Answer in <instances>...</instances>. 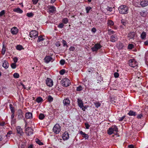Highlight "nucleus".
Masks as SVG:
<instances>
[{
  "label": "nucleus",
  "instance_id": "39448f33",
  "mask_svg": "<svg viewBox=\"0 0 148 148\" xmlns=\"http://www.w3.org/2000/svg\"><path fill=\"white\" fill-rule=\"evenodd\" d=\"M38 32L36 30H32L30 32L29 36L31 38H35L38 36Z\"/></svg>",
  "mask_w": 148,
  "mask_h": 148
},
{
  "label": "nucleus",
  "instance_id": "bb28decb",
  "mask_svg": "<svg viewBox=\"0 0 148 148\" xmlns=\"http://www.w3.org/2000/svg\"><path fill=\"white\" fill-rule=\"evenodd\" d=\"M146 33L145 32H143L140 35L141 38L143 39H145L146 37Z\"/></svg>",
  "mask_w": 148,
  "mask_h": 148
},
{
  "label": "nucleus",
  "instance_id": "c03bdc74",
  "mask_svg": "<svg viewBox=\"0 0 148 148\" xmlns=\"http://www.w3.org/2000/svg\"><path fill=\"white\" fill-rule=\"evenodd\" d=\"M33 15L32 13H28L27 14V16L28 17H31Z\"/></svg>",
  "mask_w": 148,
  "mask_h": 148
},
{
  "label": "nucleus",
  "instance_id": "dca6fc26",
  "mask_svg": "<svg viewBox=\"0 0 148 148\" xmlns=\"http://www.w3.org/2000/svg\"><path fill=\"white\" fill-rule=\"evenodd\" d=\"M141 6L145 7L148 5V0H141Z\"/></svg>",
  "mask_w": 148,
  "mask_h": 148
},
{
  "label": "nucleus",
  "instance_id": "a19ab883",
  "mask_svg": "<svg viewBox=\"0 0 148 148\" xmlns=\"http://www.w3.org/2000/svg\"><path fill=\"white\" fill-rule=\"evenodd\" d=\"M59 73L61 75H63L65 73V69L61 70L60 71Z\"/></svg>",
  "mask_w": 148,
  "mask_h": 148
},
{
  "label": "nucleus",
  "instance_id": "0e129e2a",
  "mask_svg": "<svg viewBox=\"0 0 148 148\" xmlns=\"http://www.w3.org/2000/svg\"><path fill=\"white\" fill-rule=\"evenodd\" d=\"M55 45L57 47H59L60 46V43L59 42H57L56 43Z\"/></svg>",
  "mask_w": 148,
  "mask_h": 148
},
{
  "label": "nucleus",
  "instance_id": "bf43d9fd",
  "mask_svg": "<svg viewBox=\"0 0 148 148\" xmlns=\"http://www.w3.org/2000/svg\"><path fill=\"white\" fill-rule=\"evenodd\" d=\"M5 53V48H3V47L2 51V53L3 55H4Z\"/></svg>",
  "mask_w": 148,
  "mask_h": 148
},
{
  "label": "nucleus",
  "instance_id": "f3484780",
  "mask_svg": "<svg viewBox=\"0 0 148 148\" xmlns=\"http://www.w3.org/2000/svg\"><path fill=\"white\" fill-rule=\"evenodd\" d=\"M52 58L50 56H46L44 59L45 62L47 63L49 62L52 60Z\"/></svg>",
  "mask_w": 148,
  "mask_h": 148
},
{
  "label": "nucleus",
  "instance_id": "4c0bfd02",
  "mask_svg": "<svg viewBox=\"0 0 148 148\" xmlns=\"http://www.w3.org/2000/svg\"><path fill=\"white\" fill-rule=\"evenodd\" d=\"M121 23L123 25H125L126 24L127 21L123 19L121 20Z\"/></svg>",
  "mask_w": 148,
  "mask_h": 148
},
{
  "label": "nucleus",
  "instance_id": "a878e982",
  "mask_svg": "<svg viewBox=\"0 0 148 148\" xmlns=\"http://www.w3.org/2000/svg\"><path fill=\"white\" fill-rule=\"evenodd\" d=\"M128 114L130 116H135L136 115V112L132 110H130Z\"/></svg>",
  "mask_w": 148,
  "mask_h": 148
},
{
  "label": "nucleus",
  "instance_id": "cd10ccee",
  "mask_svg": "<svg viewBox=\"0 0 148 148\" xmlns=\"http://www.w3.org/2000/svg\"><path fill=\"white\" fill-rule=\"evenodd\" d=\"M45 39L42 37V36H40L38 37V40L37 41L38 42H39L41 41H43Z\"/></svg>",
  "mask_w": 148,
  "mask_h": 148
},
{
  "label": "nucleus",
  "instance_id": "ea45409f",
  "mask_svg": "<svg viewBox=\"0 0 148 148\" xmlns=\"http://www.w3.org/2000/svg\"><path fill=\"white\" fill-rule=\"evenodd\" d=\"M11 67L13 69H15L16 68V63H12L11 64Z\"/></svg>",
  "mask_w": 148,
  "mask_h": 148
},
{
  "label": "nucleus",
  "instance_id": "680f3d73",
  "mask_svg": "<svg viewBox=\"0 0 148 148\" xmlns=\"http://www.w3.org/2000/svg\"><path fill=\"white\" fill-rule=\"evenodd\" d=\"M142 116V115L141 114H140L137 115V117L138 119H140Z\"/></svg>",
  "mask_w": 148,
  "mask_h": 148
},
{
  "label": "nucleus",
  "instance_id": "412c9836",
  "mask_svg": "<svg viewBox=\"0 0 148 148\" xmlns=\"http://www.w3.org/2000/svg\"><path fill=\"white\" fill-rule=\"evenodd\" d=\"M32 113L30 112H27L25 114V117L27 119H30L32 118Z\"/></svg>",
  "mask_w": 148,
  "mask_h": 148
},
{
  "label": "nucleus",
  "instance_id": "1a4fd4ad",
  "mask_svg": "<svg viewBox=\"0 0 148 148\" xmlns=\"http://www.w3.org/2000/svg\"><path fill=\"white\" fill-rule=\"evenodd\" d=\"M17 115L19 120L22 119L24 118L23 112L20 109L18 110L17 112Z\"/></svg>",
  "mask_w": 148,
  "mask_h": 148
},
{
  "label": "nucleus",
  "instance_id": "864d4df0",
  "mask_svg": "<svg viewBox=\"0 0 148 148\" xmlns=\"http://www.w3.org/2000/svg\"><path fill=\"white\" fill-rule=\"evenodd\" d=\"M64 26V25L62 23H60L58 25V27L60 28H62Z\"/></svg>",
  "mask_w": 148,
  "mask_h": 148
},
{
  "label": "nucleus",
  "instance_id": "423d86ee",
  "mask_svg": "<svg viewBox=\"0 0 148 148\" xmlns=\"http://www.w3.org/2000/svg\"><path fill=\"white\" fill-rule=\"evenodd\" d=\"M101 47L102 46L99 44L97 43L92 47L91 49L93 51H96Z\"/></svg>",
  "mask_w": 148,
  "mask_h": 148
},
{
  "label": "nucleus",
  "instance_id": "f257e3e1",
  "mask_svg": "<svg viewBox=\"0 0 148 148\" xmlns=\"http://www.w3.org/2000/svg\"><path fill=\"white\" fill-rule=\"evenodd\" d=\"M119 13L121 14H127L129 10L128 7L125 5H121L118 8Z\"/></svg>",
  "mask_w": 148,
  "mask_h": 148
},
{
  "label": "nucleus",
  "instance_id": "de8ad7c7",
  "mask_svg": "<svg viewBox=\"0 0 148 148\" xmlns=\"http://www.w3.org/2000/svg\"><path fill=\"white\" fill-rule=\"evenodd\" d=\"M60 63L61 65H63L65 64V60H61L60 61Z\"/></svg>",
  "mask_w": 148,
  "mask_h": 148
},
{
  "label": "nucleus",
  "instance_id": "5701e85b",
  "mask_svg": "<svg viewBox=\"0 0 148 148\" xmlns=\"http://www.w3.org/2000/svg\"><path fill=\"white\" fill-rule=\"evenodd\" d=\"M108 26L111 27L114 25V22L111 20H109L108 21L107 23Z\"/></svg>",
  "mask_w": 148,
  "mask_h": 148
},
{
  "label": "nucleus",
  "instance_id": "473e14b6",
  "mask_svg": "<svg viewBox=\"0 0 148 148\" xmlns=\"http://www.w3.org/2000/svg\"><path fill=\"white\" fill-rule=\"evenodd\" d=\"M108 34L110 35H111V34H114L115 33L114 31H113L112 30L110 29H108Z\"/></svg>",
  "mask_w": 148,
  "mask_h": 148
},
{
  "label": "nucleus",
  "instance_id": "9b49d317",
  "mask_svg": "<svg viewBox=\"0 0 148 148\" xmlns=\"http://www.w3.org/2000/svg\"><path fill=\"white\" fill-rule=\"evenodd\" d=\"M133 4L136 7H140L141 6V0H133Z\"/></svg>",
  "mask_w": 148,
  "mask_h": 148
},
{
  "label": "nucleus",
  "instance_id": "8fccbe9b",
  "mask_svg": "<svg viewBox=\"0 0 148 148\" xmlns=\"http://www.w3.org/2000/svg\"><path fill=\"white\" fill-rule=\"evenodd\" d=\"M38 1V0H32L33 3L34 5L36 4L37 3Z\"/></svg>",
  "mask_w": 148,
  "mask_h": 148
},
{
  "label": "nucleus",
  "instance_id": "3c124183",
  "mask_svg": "<svg viewBox=\"0 0 148 148\" xmlns=\"http://www.w3.org/2000/svg\"><path fill=\"white\" fill-rule=\"evenodd\" d=\"M114 75L115 78H117L119 77V74L118 73L115 72L114 73Z\"/></svg>",
  "mask_w": 148,
  "mask_h": 148
},
{
  "label": "nucleus",
  "instance_id": "f03ea898",
  "mask_svg": "<svg viewBox=\"0 0 148 148\" xmlns=\"http://www.w3.org/2000/svg\"><path fill=\"white\" fill-rule=\"evenodd\" d=\"M118 131V129L116 125H114L112 126L111 127L109 128L108 131V133L109 135H111L112 134H114L116 135H117Z\"/></svg>",
  "mask_w": 148,
  "mask_h": 148
},
{
  "label": "nucleus",
  "instance_id": "4468645a",
  "mask_svg": "<svg viewBox=\"0 0 148 148\" xmlns=\"http://www.w3.org/2000/svg\"><path fill=\"white\" fill-rule=\"evenodd\" d=\"M118 39V37L117 36L116 34L112 35L110 38V40L112 42H114Z\"/></svg>",
  "mask_w": 148,
  "mask_h": 148
},
{
  "label": "nucleus",
  "instance_id": "5fc2aeb1",
  "mask_svg": "<svg viewBox=\"0 0 148 148\" xmlns=\"http://www.w3.org/2000/svg\"><path fill=\"white\" fill-rule=\"evenodd\" d=\"M13 60L14 63H16L17 62L18 59L17 57H15L14 58Z\"/></svg>",
  "mask_w": 148,
  "mask_h": 148
},
{
  "label": "nucleus",
  "instance_id": "79ce46f5",
  "mask_svg": "<svg viewBox=\"0 0 148 148\" xmlns=\"http://www.w3.org/2000/svg\"><path fill=\"white\" fill-rule=\"evenodd\" d=\"M91 9V8L90 7L88 6L86 7V13H88L89 11Z\"/></svg>",
  "mask_w": 148,
  "mask_h": 148
},
{
  "label": "nucleus",
  "instance_id": "052dcab7",
  "mask_svg": "<svg viewBox=\"0 0 148 148\" xmlns=\"http://www.w3.org/2000/svg\"><path fill=\"white\" fill-rule=\"evenodd\" d=\"M75 49V48L74 47L72 46L69 49V50L71 51H73Z\"/></svg>",
  "mask_w": 148,
  "mask_h": 148
},
{
  "label": "nucleus",
  "instance_id": "b1692460",
  "mask_svg": "<svg viewBox=\"0 0 148 148\" xmlns=\"http://www.w3.org/2000/svg\"><path fill=\"white\" fill-rule=\"evenodd\" d=\"M71 84L70 80L67 78H65V87L69 86Z\"/></svg>",
  "mask_w": 148,
  "mask_h": 148
},
{
  "label": "nucleus",
  "instance_id": "6e6552de",
  "mask_svg": "<svg viewBox=\"0 0 148 148\" xmlns=\"http://www.w3.org/2000/svg\"><path fill=\"white\" fill-rule=\"evenodd\" d=\"M25 133L27 136H29L30 135L33 134V130L31 127H28L25 130Z\"/></svg>",
  "mask_w": 148,
  "mask_h": 148
},
{
  "label": "nucleus",
  "instance_id": "774afa93",
  "mask_svg": "<svg viewBox=\"0 0 148 148\" xmlns=\"http://www.w3.org/2000/svg\"><path fill=\"white\" fill-rule=\"evenodd\" d=\"M144 44L146 45H148V41H146L145 42Z\"/></svg>",
  "mask_w": 148,
  "mask_h": 148
},
{
  "label": "nucleus",
  "instance_id": "c9c22d12",
  "mask_svg": "<svg viewBox=\"0 0 148 148\" xmlns=\"http://www.w3.org/2000/svg\"><path fill=\"white\" fill-rule=\"evenodd\" d=\"M13 77L15 78H17L19 77V75L18 73H15L13 74Z\"/></svg>",
  "mask_w": 148,
  "mask_h": 148
},
{
  "label": "nucleus",
  "instance_id": "72a5a7b5",
  "mask_svg": "<svg viewBox=\"0 0 148 148\" xmlns=\"http://www.w3.org/2000/svg\"><path fill=\"white\" fill-rule=\"evenodd\" d=\"M47 99L49 102H51L53 101V98L51 95H49L47 97Z\"/></svg>",
  "mask_w": 148,
  "mask_h": 148
},
{
  "label": "nucleus",
  "instance_id": "6ab92c4d",
  "mask_svg": "<svg viewBox=\"0 0 148 148\" xmlns=\"http://www.w3.org/2000/svg\"><path fill=\"white\" fill-rule=\"evenodd\" d=\"M16 130L17 133L18 134H19L20 135H22L23 134V132L22 129L20 126H17L16 127Z\"/></svg>",
  "mask_w": 148,
  "mask_h": 148
},
{
  "label": "nucleus",
  "instance_id": "f704fd0d",
  "mask_svg": "<svg viewBox=\"0 0 148 148\" xmlns=\"http://www.w3.org/2000/svg\"><path fill=\"white\" fill-rule=\"evenodd\" d=\"M9 106L10 108V109L11 112H14V107L12 105V104H10L9 105Z\"/></svg>",
  "mask_w": 148,
  "mask_h": 148
},
{
  "label": "nucleus",
  "instance_id": "f8f14e48",
  "mask_svg": "<svg viewBox=\"0 0 148 148\" xmlns=\"http://www.w3.org/2000/svg\"><path fill=\"white\" fill-rule=\"evenodd\" d=\"M49 12L50 13H55L56 8L54 6H48Z\"/></svg>",
  "mask_w": 148,
  "mask_h": 148
},
{
  "label": "nucleus",
  "instance_id": "338daca9",
  "mask_svg": "<svg viewBox=\"0 0 148 148\" xmlns=\"http://www.w3.org/2000/svg\"><path fill=\"white\" fill-rule=\"evenodd\" d=\"M128 147L129 148H134V145H129Z\"/></svg>",
  "mask_w": 148,
  "mask_h": 148
},
{
  "label": "nucleus",
  "instance_id": "69168bd1",
  "mask_svg": "<svg viewBox=\"0 0 148 148\" xmlns=\"http://www.w3.org/2000/svg\"><path fill=\"white\" fill-rule=\"evenodd\" d=\"M125 117V116H122V117L119 118V120L120 121H123V119H124V118Z\"/></svg>",
  "mask_w": 148,
  "mask_h": 148
},
{
  "label": "nucleus",
  "instance_id": "9d476101",
  "mask_svg": "<svg viewBox=\"0 0 148 148\" xmlns=\"http://www.w3.org/2000/svg\"><path fill=\"white\" fill-rule=\"evenodd\" d=\"M46 83L47 85L51 87L53 85V81L51 79L47 78L46 80Z\"/></svg>",
  "mask_w": 148,
  "mask_h": 148
},
{
  "label": "nucleus",
  "instance_id": "aec40b11",
  "mask_svg": "<svg viewBox=\"0 0 148 148\" xmlns=\"http://www.w3.org/2000/svg\"><path fill=\"white\" fill-rule=\"evenodd\" d=\"M70 103V101L69 99L66 98L65 99V106H68V108H66L67 110H68L71 108V106H69Z\"/></svg>",
  "mask_w": 148,
  "mask_h": 148
},
{
  "label": "nucleus",
  "instance_id": "7c9ffc66",
  "mask_svg": "<svg viewBox=\"0 0 148 148\" xmlns=\"http://www.w3.org/2000/svg\"><path fill=\"white\" fill-rule=\"evenodd\" d=\"M43 101L41 97H38L36 99V101L38 103H39Z\"/></svg>",
  "mask_w": 148,
  "mask_h": 148
},
{
  "label": "nucleus",
  "instance_id": "58836bf2",
  "mask_svg": "<svg viewBox=\"0 0 148 148\" xmlns=\"http://www.w3.org/2000/svg\"><path fill=\"white\" fill-rule=\"evenodd\" d=\"M83 88L82 86H79L77 88V90L78 91H80L82 90Z\"/></svg>",
  "mask_w": 148,
  "mask_h": 148
},
{
  "label": "nucleus",
  "instance_id": "7ed1b4c3",
  "mask_svg": "<svg viewBox=\"0 0 148 148\" xmlns=\"http://www.w3.org/2000/svg\"><path fill=\"white\" fill-rule=\"evenodd\" d=\"M53 130L56 134H58L61 130L60 127L58 124H56L53 127Z\"/></svg>",
  "mask_w": 148,
  "mask_h": 148
},
{
  "label": "nucleus",
  "instance_id": "c756f323",
  "mask_svg": "<svg viewBox=\"0 0 148 148\" xmlns=\"http://www.w3.org/2000/svg\"><path fill=\"white\" fill-rule=\"evenodd\" d=\"M39 118L40 120H42L45 117V116L44 114L40 113L39 115Z\"/></svg>",
  "mask_w": 148,
  "mask_h": 148
},
{
  "label": "nucleus",
  "instance_id": "20e7f679",
  "mask_svg": "<svg viewBox=\"0 0 148 148\" xmlns=\"http://www.w3.org/2000/svg\"><path fill=\"white\" fill-rule=\"evenodd\" d=\"M129 64L130 66L134 67L137 65L138 63L135 60L132 59L130 60Z\"/></svg>",
  "mask_w": 148,
  "mask_h": 148
},
{
  "label": "nucleus",
  "instance_id": "6e6d98bb",
  "mask_svg": "<svg viewBox=\"0 0 148 148\" xmlns=\"http://www.w3.org/2000/svg\"><path fill=\"white\" fill-rule=\"evenodd\" d=\"M12 133V131H9L7 134V136H10V135Z\"/></svg>",
  "mask_w": 148,
  "mask_h": 148
},
{
  "label": "nucleus",
  "instance_id": "c85d7f7f",
  "mask_svg": "<svg viewBox=\"0 0 148 148\" xmlns=\"http://www.w3.org/2000/svg\"><path fill=\"white\" fill-rule=\"evenodd\" d=\"M36 142L39 145H43V143L40 141L38 138H36L35 140Z\"/></svg>",
  "mask_w": 148,
  "mask_h": 148
},
{
  "label": "nucleus",
  "instance_id": "09e8293b",
  "mask_svg": "<svg viewBox=\"0 0 148 148\" xmlns=\"http://www.w3.org/2000/svg\"><path fill=\"white\" fill-rule=\"evenodd\" d=\"M5 13V10H3L0 12V16H2Z\"/></svg>",
  "mask_w": 148,
  "mask_h": 148
},
{
  "label": "nucleus",
  "instance_id": "37998d69",
  "mask_svg": "<svg viewBox=\"0 0 148 148\" xmlns=\"http://www.w3.org/2000/svg\"><path fill=\"white\" fill-rule=\"evenodd\" d=\"M61 85L62 86L64 87L65 86V81H64V79H63L61 82Z\"/></svg>",
  "mask_w": 148,
  "mask_h": 148
},
{
  "label": "nucleus",
  "instance_id": "a18cd8bd",
  "mask_svg": "<svg viewBox=\"0 0 148 148\" xmlns=\"http://www.w3.org/2000/svg\"><path fill=\"white\" fill-rule=\"evenodd\" d=\"M108 11H110L111 12H112L113 8L111 7H108L106 8Z\"/></svg>",
  "mask_w": 148,
  "mask_h": 148
},
{
  "label": "nucleus",
  "instance_id": "e2e57ef3",
  "mask_svg": "<svg viewBox=\"0 0 148 148\" xmlns=\"http://www.w3.org/2000/svg\"><path fill=\"white\" fill-rule=\"evenodd\" d=\"M14 112H12V114L11 116V119H14Z\"/></svg>",
  "mask_w": 148,
  "mask_h": 148
},
{
  "label": "nucleus",
  "instance_id": "603ef678",
  "mask_svg": "<svg viewBox=\"0 0 148 148\" xmlns=\"http://www.w3.org/2000/svg\"><path fill=\"white\" fill-rule=\"evenodd\" d=\"M95 105L97 108H98L100 106L101 104L99 102H97L95 103Z\"/></svg>",
  "mask_w": 148,
  "mask_h": 148
},
{
  "label": "nucleus",
  "instance_id": "2f4dec72",
  "mask_svg": "<svg viewBox=\"0 0 148 148\" xmlns=\"http://www.w3.org/2000/svg\"><path fill=\"white\" fill-rule=\"evenodd\" d=\"M16 49L18 50H21L22 49H23V46L20 45H18L16 46Z\"/></svg>",
  "mask_w": 148,
  "mask_h": 148
},
{
  "label": "nucleus",
  "instance_id": "a211bd4d",
  "mask_svg": "<svg viewBox=\"0 0 148 148\" xmlns=\"http://www.w3.org/2000/svg\"><path fill=\"white\" fill-rule=\"evenodd\" d=\"M79 133L83 137L85 138V140L88 139L89 136L87 134L82 131H79Z\"/></svg>",
  "mask_w": 148,
  "mask_h": 148
},
{
  "label": "nucleus",
  "instance_id": "4be33fe9",
  "mask_svg": "<svg viewBox=\"0 0 148 148\" xmlns=\"http://www.w3.org/2000/svg\"><path fill=\"white\" fill-rule=\"evenodd\" d=\"M13 11L18 13L21 14L23 13V11L19 8H15L13 9Z\"/></svg>",
  "mask_w": 148,
  "mask_h": 148
},
{
  "label": "nucleus",
  "instance_id": "e433bc0d",
  "mask_svg": "<svg viewBox=\"0 0 148 148\" xmlns=\"http://www.w3.org/2000/svg\"><path fill=\"white\" fill-rule=\"evenodd\" d=\"M134 47V45L132 44H129L127 47V48L129 49H131Z\"/></svg>",
  "mask_w": 148,
  "mask_h": 148
},
{
  "label": "nucleus",
  "instance_id": "49530a36",
  "mask_svg": "<svg viewBox=\"0 0 148 148\" xmlns=\"http://www.w3.org/2000/svg\"><path fill=\"white\" fill-rule=\"evenodd\" d=\"M85 126L86 129H88L90 127V125L87 123H85Z\"/></svg>",
  "mask_w": 148,
  "mask_h": 148
},
{
  "label": "nucleus",
  "instance_id": "2eb2a0df",
  "mask_svg": "<svg viewBox=\"0 0 148 148\" xmlns=\"http://www.w3.org/2000/svg\"><path fill=\"white\" fill-rule=\"evenodd\" d=\"M18 28L16 27H14L12 28L11 30V32L12 34L13 35L16 34L18 32Z\"/></svg>",
  "mask_w": 148,
  "mask_h": 148
},
{
  "label": "nucleus",
  "instance_id": "4d7b16f0",
  "mask_svg": "<svg viewBox=\"0 0 148 148\" xmlns=\"http://www.w3.org/2000/svg\"><path fill=\"white\" fill-rule=\"evenodd\" d=\"M11 123L12 124H14L16 122V119H11Z\"/></svg>",
  "mask_w": 148,
  "mask_h": 148
},
{
  "label": "nucleus",
  "instance_id": "0eeeda50",
  "mask_svg": "<svg viewBox=\"0 0 148 148\" xmlns=\"http://www.w3.org/2000/svg\"><path fill=\"white\" fill-rule=\"evenodd\" d=\"M78 104L79 106L84 111L85 109V107H84L83 105V103L81 99H77Z\"/></svg>",
  "mask_w": 148,
  "mask_h": 148
},
{
  "label": "nucleus",
  "instance_id": "13d9d810",
  "mask_svg": "<svg viewBox=\"0 0 148 148\" xmlns=\"http://www.w3.org/2000/svg\"><path fill=\"white\" fill-rule=\"evenodd\" d=\"M69 137V134L67 133L66 134H65V140H68Z\"/></svg>",
  "mask_w": 148,
  "mask_h": 148
},
{
  "label": "nucleus",
  "instance_id": "ddd939ff",
  "mask_svg": "<svg viewBox=\"0 0 148 148\" xmlns=\"http://www.w3.org/2000/svg\"><path fill=\"white\" fill-rule=\"evenodd\" d=\"M136 34L134 32H131L128 33V37L129 38V39H134Z\"/></svg>",
  "mask_w": 148,
  "mask_h": 148
},
{
  "label": "nucleus",
  "instance_id": "393cba45",
  "mask_svg": "<svg viewBox=\"0 0 148 148\" xmlns=\"http://www.w3.org/2000/svg\"><path fill=\"white\" fill-rule=\"evenodd\" d=\"M9 66V64L8 62L6 61H4V62L3 63V66L5 69H7Z\"/></svg>",
  "mask_w": 148,
  "mask_h": 148
}]
</instances>
